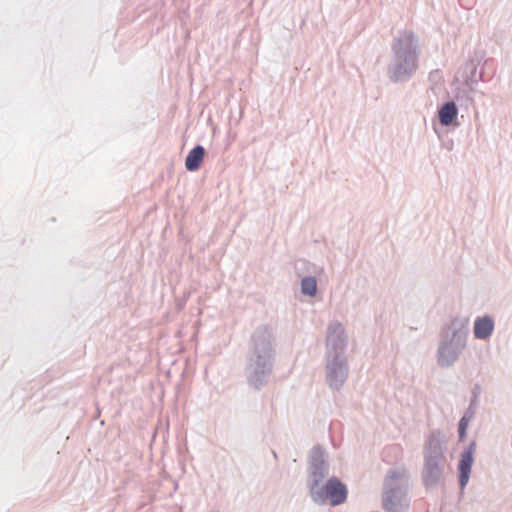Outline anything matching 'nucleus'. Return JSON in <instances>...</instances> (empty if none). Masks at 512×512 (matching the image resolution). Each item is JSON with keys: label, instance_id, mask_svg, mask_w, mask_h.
Here are the masks:
<instances>
[{"label": "nucleus", "instance_id": "nucleus-5", "mask_svg": "<svg viewBox=\"0 0 512 512\" xmlns=\"http://www.w3.org/2000/svg\"><path fill=\"white\" fill-rule=\"evenodd\" d=\"M445 445L446 439L439 431L431 433L425 442L421 477L428 489L438 486L443 479Z\"/></svg>", "mask_w": 512, "mask_h": 512}, {"label": "nucleus", "instance_id": "nucleus-13", "mask_svg": "<svg viewBox=\"0 0 512 512\" xmlns=\"http://www.w3.org/2000/svg\"><path fill=\"white\" fill-rule=\"evenodd\" d=\"M439 122L445 127H458V108L453 101L445 102L438 110Z\"/></svg>", "mask_w": 512, "mask_h": 512}, {"label": "nucleus", "instance_id": "nucleus-2", "mask_svg": "<svg viewBox=\"0 0 512 512\" xmlns=\"http://www.w3.org/2000/svg\"><path fill=\"white\" fill-rule=\"evenodd\" d=\"M275 334L272 328L262 326L252 336L246 376L249 384L259 389L267 382L275 357Z\"/></svg>", "mask_w": 512, "mask_h": 512}, {"label": "nucleus", "instance_id": "nucleus-3", "mask_svg": "<svg viewBox=\"0 0 512 512\" xmlns=\"http://www.w3.org/2000/svg\"><path fill=\"white\" fill-rule=\"evenodd\" d=\"M469 321L463 316H454L446 322L439 333L435 360L442 369L455 366L468 347Z\"/></svg>", "mask_w": 512, "mask_h": 512}, {"label": "nucleus", "instance_id": "nucleus-11", "mask_svg": "<svg viewBox=\"0 0 512 512\" xmlns=\"http://www.w3.org/2000/svg\"><path fill=\"white\" fill-rule=\"evenodd\" d=\"M476 452V443L471 442L460 454L458 463L459 486L464 490L469 483L472 466L474 464V455Z\"/></svg>", "mask_w": 512, "mask_h": 512}, {"label": "nucleus", "instance_id": "nucleus-10", "mask_svg": "<svg viewBox=\"0 0 512 512\" xmlns=\"http://www.w3.org/2000/svg\"><path fill=\"white\" fill-rule=\"evenodd\" d=\"M308 487L312 491V488L319 486L322 480L329 473V464L327 461V454L321 447H314L309 456L308 466Z\"/></svg>", "mask_w": 512, "mask_h": 512}, {"label": "nucleus", "instance_id": "nucleus-7", "mask_svg": "<svg viewBox=\"0 0 512 512\" xmlns=\"http://www.w3.org/2000/svg\"><path fill=\"white\" fill-rule=\"evenodd\" d=\"M310 495L316 503L336 506L346 501L347 488L338 478L332 477L325 484L312 488Z\"/></svg>", "mask_w": 512, "mask_h": 512}, {"label": "nucleus", "instance_id": "nucleus-6", "mask_svg": "<svg viewBox=\"0 0 512 512\" xmlns=\"http://www.w3.org/2000/svg\"><path fill=\"white\" fill-rule=\"evenodd\" d=\"M349 335L345 325L337 320H330L325 328V356H347Z\"/></svg>", "mask_w": 512, "mask_h": 512}, {"label": "nucleus", "instance_id": "nucleus-9", "mask_svg": "<svg viewBox=\"0 0 512 512\" xmlns=\"http://www.w3.org/2000/svg\"><path fill=\"white\" fill-rule=\"evenodd\" d=\"M349 375L348 356H325V379L329 388L340 390Z\"/></svg>", "mask_w": 512, "mask_h": 512}, {"label": "nucleus", "instance_id": "nucleus-1", "mask_svg": "<svg viewBox=\"0 0 512 512\" xmlns=\"http://www.w3.org/2000/svg\"><path fill=\"white\" fill-rule=\"evenodd\" d=\"M390 48L387 78L395 84L408 82L419 68L421 47L418 37L412 31H400L393 38Z\"/></svg>", "mask_w": 512, "mask_h": 512}, {"label": "nucleus", "instance_id": "nucleus-8", "mask_svg": "<svg viewBox=\"0 0 512 512\" xmlns=\"http://www.w3.org/2000/svg\"><path fill=\"white\" fill-rule=\"evenodd\" d=\"M480 61L470 59L464 63L457 75V81L461 84L455 94V98L460 101L462 99L472 100V94L475 92V86L482 79V71L478 70Z\"/></svg>", "mask_w": 512, "mask_h": 512}, {"label": "nucleus", "instance_id": "nucleus-16", "mask_svg": "<svg viewBox=\"0 0 512 512\" xmlns=\"http://www.w3.org/2000/svg\"><path fill=\"white\" fill-rule=\"evenodd\" d=\"M470 420H471V417H469L467 415H464L460 419L459 424H458V432H459L460 440H463L465 438L466 431H467V428L469 426Z\"/></svg>", "mask_w": 512, "mask_h": 512}, {"label": "nucleus", "instance_id": "nucleus-14", "mask_svg": "<svg viewBox=\"0 0 512 512\" xmlns=\"http://www.w3.org/2000/svg\"><path fill=\"white\" fill-rule=\"evenodd\" d=\"M205 150L202 146L197 145L187 155L185 160L186 169L189 171H196L199 169L203 161Z\"/></svg>", "mask_w": 512, "mask_h": 512}, {"label": "nucleus", "instance_id": "nucleus-12", "mask_svg": "<svg viewBox=\"0 0 512 512\" xmlns=\"http://www.w3.org/2000/svg\"><path fill=\"white\" fill-rule=\"evenodd\" d=\"M473 337L476 340L487 342L495 331V319L489 314L477 316L473 321Z\"/></svg>", "mask_w": 512, "mask_h": 512}, {"label": "nucleus", "instance_id": "nucleus-4", "mask_svg": "<svg viewBox=\"0 0 512 512\" xmlns=\"http://www.w3.org/2000/svg\"><path fill=\"white\" fill-rule=\"evenodd\" d=\"M409 473L405 467L397 466L389 469L386 474L383 492L382 507L386 512H408Z\"/></svg>", "mask_w": 512, "mask_h": 512}, {"label": "nucleus", "instance_id": "nucleus-15", "mask_svg": "<svg viewBox=\"0 0 512 512\" xmlns=\"http://www.w3.org/2000/svg\"><path fill=\"white\" fill-rule=\"evenodd\" d=\"M300 290L304 296L313 298L317 295V280L314 276H305L301 279Z\"/></svg>", "mask_w": 512, "mask_h": 512}, {"label": "nucleus", "instance_id": "nucleus-17", "mask_svg": "<svg viewBox=\"0 0 512 512\" xmlns=\"http://www.w3.org/2000/svg\"><path fill=\"white\" fill-rule=\"evenodd\" d=\"M472 399H471V402L472 403H477L478 401V398L481 394V386L479 384H475L472 388Z\"/></svg>", "mask_w": 512, "mask_h": 512}]
</instances>
